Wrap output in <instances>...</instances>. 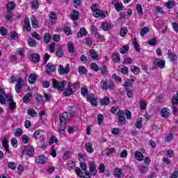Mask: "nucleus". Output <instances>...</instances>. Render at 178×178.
<instances>
[{
	"mask_svg": "<svg viewBox=\"0 0 178 178\" xmlns=\"http://www.w3.org/2000/svg\"><path fill=\"white\" fill-rule=\"evenodd\" d=\"M27 115L31 118H37V112H35V110L33 108H29L27 110Z\"/></svg>",
	"mask_w": 178,
	"mask_h": 178,
	"instance_id": "nucleus-33",
	"label": "nucleus"
},
{
	"mask_svg": "<svg viewBox=\"0 0 178 178\" xmlns=\"http://www.w3.org/2000/svg\"><path fill=\"white\" fill-rule=\"evenodd\" d=\"M80 167L81 168L82 170L86 173L87 176H90V173L88 171H87V165L84 163V162H81L80 163Z\"/></svg>",
	"mask_w": 178,
	"mask_h": 178,
	"instance_id": "nucleus-46",
	"label": "nucleus"
},
{
	"mask_svg": "<svg viewBox=\"0 0 178 178\" xmlns=\"http://www.w3.org/2000/svg\"><path fill=\"white\" fill-rule=\"evenodd\" d=\"M136 10L138 12V15H139L140 16H143V6H141V4L136 5Z\"/></svg>",
	"mask_w": 178,
	"mask_h": 178,
	"instance_id": "nucleus-55",
	"label": "nucleus"
},
{
	"mask_svg": "<svg viewBox=\"0 0 178 178\" xmlns=\"http://www.w3.org/2000/svg\"><path fill=\"white\" fill-rule=\"evenodd\" d=\"M65 130H66V124L60 122L58 127V132L60 134H65Z\"/></svg>",
	"mask_w": 178,
	"mask_h": 178,
	"instance_id": "nucleus-27",
	"label": "nucleus"
},
{
	"mask_svg": "<svg viewBox=\"0 0 178 178\" xmlns=\"http://www.w3.org/2000/svg\"><path fill=\"white\" fill-rule=\"evenodd\" d=\"M26 29V31H31V26H30V20L29 18L25 19L24 20V26L23 30Z\"/></svg>",
	"mask_w": 178,
	"mask_h": 178,
	"instance_id": "nucleus-22",
	"label": "nucleus"
},
{
	"mask_svg": "<svg viewBox=\"0 0 178 178\" xmlns=\"http://www.w3.org/2000/svg\"><path fill=\"white\" fill-rule=\"evenodd\" d=\"M88 54L94 60H98V53H97V51L95 49H90L89 52H88Z\"/></svg>",
	"mask_w": 178,
	"mask_h": 178,
	"instance_id": "nucleus-15",
	"label": "nucleus"
},
{
	"mask_svg": "<svg viewBox=\"0 0 178 178\" xmlns=\"http://www.w3.org/2000/svg\"><path fill=\"white\" fill-rule=\"evenodd\" d=\"M41 133H42V131H35V133L33 134V137L34 138H35L36 140H38L39 138H41Z\"/></svg>",
	"mask_w": 178,
	"mask_h": 178,
	"instance_id": "nucleus-54",
	"label": "nucleus"
},
{
	"mask_svg": "<svg viewBox=\"0 0 178 178\" xmlns=\"http://www.w3.org/2000/svg\"><path fill=\"white\" fill-rule=\"evenodd\" d=\"M122 173H123V171H122V169L120 168H115V170H114L115 177H118V178L122 177Z\"/></svg>",
	"mask_w": 178,
	"mask_h": 178,
	"instance_id": "nucleus-36",
	"label": "nucleus"
},
{
	"mask_svg": "<svg viewBox=\"0 0 178 178\" xmlns=\"http://www.w3.org/2000/svg\"><path fill=\"white\" fill-rule=\"evenodd\" d=\"M79 88H80V83L79 82H74V83L68 82V88L64 90L63 95L65 97H69L72 94H74L76 90H79Z\"/></svg>",
	"mask_w": 178,
	"mask_h": 178,
	"instance_id": "nucleus-1",
	"label": "nucleus"
},
{
	"mask_svg": "<svg viewBox=\"0 0 178 178\" xmlns=\"http://www.w3.org/2000/svg\"><path fill=\"white\" fill-rule=\"evenodd\" d=\"M132 86H133V83L130 81V79H127L124 84V88L125 91H128L129 87H131Z\"/></svg>",
	"mask_w": 178,
	"mask_h": 178,
	"instance_id": "nucleus-29",
	"label": "nucleus"
},
{
	"mask_svg": "<svg viewBox=\"0 0 178 178\" xmlns=\"http://www.w3.org/2000/svg\"><path fill=\"white\" fill-rule=\"evenodd\" d=\"M133 44H134V47L136 51H137V52H140V51H141L140 44H138V42H137V39L133 40Z\"/></svg>",
	"mask_w": 178,
	"mask_h": 178,
	"instance_id": "nucleus-41",
	"label": "nucleus"
},
{
	"mask_svg": "<svg viewBox=\"0 0 178 178\" xmlns=\"http://www.w3.org/2000/svg\"><path fill=\"white\" fill-rule=\"evenodd\" d=\"M100 87L103 91H106L107 90V87H106V80H102L100 81Z\"/></svg>",
	"mask_w": 178,
	"mask_h": 178,
	"instance_id": "nucleus-49",
	"label": "nucleus"
},
{
	"mask_svg": "<svg viewBox=\"0 0 178 178\" xmlns=\"http://www.w3.org/2000/svg\"><path fill=\"white\" fill-rule=\"evenodd\" d=\"M79 11L74 10L72 11V13L70 14V16L74 22H76V20H79Z\"/></svg>",
	"mask_w": 178,
	"mask_h": 178,
	"instance_id": "nucleus-16",
	"label": "nucleus"
},
{
	"mask_svg": "<svg viewBox=\"0 0 178 178\" xmlns=\"http://www.w3.org/2000/svg\"><path fill=\"white\" fill-rule=\"evenodd\" d=\"M170 113L168 111L167 108H163L161 111V115L162 118H168Z\"/></svg>",
	"mask_w": 178,
	"mask_h": 178,
	"instance_id": "nucleus-35",
	"label": "nucleus"
},
{
	"mask_svg": "<svg viewBox=\"0 0 178 178\" xmlns=\"http://www.w3.org/2000/svg\"><path fill=\"white\" fill-rule=\"evenodd\" d=\"M129 51V46L125 45L123 46L121 49H120V52L122 55H124V54L127 53Z\"/></svg>",
	"mask_w": 178,
	"mask_h": 178,
	"instance_id": "nucleus-53",
	"label": "nucleus"
},
{
	"mask_svg": "<svg viewBox=\"0 0 178 178\" xmlns=\"http://www.w3.org/2000/svg\"><path fill=\"white\" fill-rule=\"evenodd\" d=\"M2 143L4 149L8 153L10 152V150H9V145L8 144V139H4Z\"/></svg>",
	"mask_w": 178,
	"mask_h": 178,
	"instance_id": "nucleus-40",
	"label": "nucleus"
},
{
	"mask_svg": "<svg viewBox=\"0 0 178 178\" xmlns=\"http://www.w3.org/2000/svg\"><path fill=\"white\" fill-rule=\"evenodd\" d=\"M30 84H34L35 80H37V75L35 74H31L28 79Z\"/></svg>",
	"mask_w": 178,
	"mask_h": 178,
	"instance_id": "nucleus-30",
	"label": "nucleus"
},
{
	"mask_svg": "<svg viewBox=\"0 0 178 178\" xmlns=\"http://www.w3.org/2000/svg\"><path fill=\"white\" fill-rule=\"evenodd\" d=\"M31 98H33V94L31 93H27L23 98V102L25 104H29L31 101Z\"/></svg>",
	"mask_w": 178,
	"mask_h": 178,
	"instance_id": "nucleus-25",
	"label": "nucleus"
},
{
	"mask_svg": "<svg viewBox=\"0 0 178 178\" xmlns=\"http://www.w3.org/2000/svg\"><path fill=\"white\" fill-rule=\"evenodd\" d=\"M55 69H56V65L52 63H48L46 65V72L47 74H51V73H54V72H55Z\"/></svg>",
	"mask_w": 178,
	"mask_h": 178,
	"instance_id": "nucleus-10",
	"label": "nucleus"
},
{
	"mask_svg": "<svg viewBox=\"0 0 178 178\" xmlns=\"http://www.w3.org/2000/svg\"><path fill=\"white\" fill-rule=\"evenodd\" d=\"M72 118V114L71 113H63L60 116V123H65L66 124V122Z\"/></svg>",
	"mask_w": 178,
	"mask_h": 178,
	"instance_id": "nucleus-7",
	"label": "nucleus"
},
{
	"mask_svg": "<svg viewBox=\"0 0 178 178\" xmlns=\"http://www.w3.org/2000/svg\"><path fill=\"white\" fill-rule=\"evenodd\" d=\"M23 83V79L22 77H19L17 81V84L15 86V90L17 94H20L22 92V83Z\"/></svg>",
	"mask_w": 178,
	"mask_h": 178,
	"instance_id": "nucleus-9",
	"label": "nucleus"
},
{
	"mask_svg": "<svg viewBox=\"0 0 178 178\" xmlns=\"http://www.w3.org/2000/svg\"><path fill=\"white\" fill-rule=\"evenodd\" d=\"M168 58L171 62H175L177 59V55L176 54L172 52V50H168Z\"/></svg>",
	"mask_w": 178,
	"mask_h": 178,
	"instance_id": "nucleus-20",
	"label": "nucleus"
},
{
	"mask_svg": "<svg viewBox=\"0 0 178 178\" xmlns=\"http://www.w3.org/2000/svg\"><path fill=\"white\" fill-rule=\"evenodd\" d=\"M24 153L26 154L29 156H33V155H34V147L31 145L27 146L25 147Z\"/></svg>",
	"mask_w": 178,
	"mask_h": 178,
	"instance_id": "nucleus-11",
	"label": "nucleus"
},
{
	"mask_svg": "<svg viewBox=\"0 0 178 178\" xmlns=\"http://www.w3.org/2000/svg\"><path fill=\"white\" fill-rule=\"evenodd\" d=\"M56 55L58 58H62L63 56V51H62V49H58V50L56 52Z\"/></svg>",
	"mask_w": 178,
	"mask_h": 178,
	"instance_id": "nucleus-64",
	"label": "nucleus"
},
{
	"mask_svg": "<svg viewBox=\"0 0 178 178\" xmlns=\"http://www.w3.org/2000/svg\"><path fill=\"white\" fill-rule=\"evenodd\" d=\"M115 152L116 149L113 147L107 148L106 149V155H107V156H111L113 154H115Z\"/></svg>",
	"mask_w": 178,
	"mask_h": 178,
	"instance_id": "nucleus-37",
	"label": "nucleus"
},
{
	"mask_svg": "<svg viewBox=\"0 0 178 178\" xmlns=\"http://www.w3.org/2000/svg\"><path fill=\"white\" fill-rule=\"evenodd\" d=\"M67 48H68L69 52L72 54L74 52V44H73V42H69L67 43Z\"/></svg>",
	"mask_w": 178,
	"mask_h": 178,
	"instance_id": "nucleus-42",
	"label": "nucleus"
},
{
	"mask_svg": "<svg viewBox=\"0 0 178 178\" xmlns=\"http://www.w3.org/2000/svg\"><path fill=\"white\" fill-rule=\"evenodd\" d=\"M86 149L87 152H89V154H92V152H94V148L92 147V144H91L90 143H86Z\"/></svg>",
	"mask_w": 178,
	"mask_h": 178,
	"instance_id": "nucleus-32",
	"label": "nucleus"
},
{
	"mask_svg": "<svg viewBox=\"0 0 178 178\" xmlns=\"http://www.w3.org/2000/svg\"><path fill=\"white\" fill-rule=\"evenodd\" d=\"M118 72H120L122 74H127V73H129V67L123 65H119Z\"/></svg>",
	"mask_w": 178,
	"mask_h": 178,
	"instance_id": "nucleus-19",
	"label": "nucleus"
},
{
	"mask_svg": "<svg viewBox=\"0 0 178 178\" xmlns=\"http://www.w3.org/2000/svg\"><path fill=\"white\" fill-rule=\"evenodd\" d=\"M102 29L104 30V31H108L111 29V24H107L106 22H103L101 26Z\"/></svg>",
	"mask_w": 178,
	"mask_h": 178,
	"instance_id": "nucleus-47",
	"label": "nucleus"
},
{
	"mask_svg": "<svg viewBox=\"0 0 178 178\" xmlns=\"http://www.w3.org/2000/svg\"><path fill=\"white\" fill-rule=\"evenodd\" d=\"M38 6H40V3H38V1L33 0L32 3H31L32 8L37 10Z\"/></svg>",
	"mask_w": 178,
	"mask_h": 178,
	"instance_id": "nucleus-58",
	"label": "nucleus"
},
{
	"mask_svg": "<svg viewBox=\"0 0 178 178\" xmlns=\"http://www.w3.org/2000/svg\"><path fill=\"white\" fill-rule=\"evenodd\" d=\"M111 59L115 63H119L120 62V54L118 52H113L111 56Z\"/></svg>",
	"mask_w": 178,
	"mask_h": 178,
	"instance_id": "nucleus-14",
	"label": "nucleus"
},
{
	"mask_svg": "<svg viewBox=\"0 0 178 178\" xmlns=\"http://www.w3.org/2000/svg\"><path fill=\"white\" fill-rule=\"evenodd\" d=\"M32 26L33 29H38V21L35 19V16L33 15L31 18Z\"/></svg>",
	"mask_w": 178,
	"mask_h": 178,
	"instance_id": "nucleus-31",
	"label": "nucleus"
},
{
	"mask_svg": "<svg viewBox=\"0 0 178 178\" xmlns=\"http://www.w3.org/2000/svg\"><path fill=\"white\" fill-rule=\"evenodd\" d=\"M49 22H51V23H54V22H55L56 20V13H55V12H51L49 15Z\"/></svg>",
	"mask_w": 178,
	"mask_h": 178,
	"instance_id": "nucleus-43",
	"label": "nucleus"
},
{
	"mask_svg": "<svg viewBox=\"0 0 178 178\" xmlns=\"http://www.w3.org/2000/svg\"><path fill=\"white\" fill-rule=\"evenodd\" d=\"M139 170L140 173H147L148 172V168L144 166V165H140L139 167Z\"/></svg>",
	"mask_w": 178,
	"mask_h": 178,
	"instance_id": "nucleus-61",
	"label": "nucleus"
},
{
	"mask_svg": "<svg viewBox=\"0 0 178 178\" xmlns=\"http://www.w3.org/2000/svg\"><path fill=\"white\" fill-rule=\"evenodd\" d=\"M173 140V134L170 133L164 139L165 143H170Z\"/></svg>",
	"mask_w": 178,
	"mask_h": 178,
	"instance_id": "nucleus-50",
	"label": "nucleus"
},
{
	"mask_svg": "<svg viewBox=\"0 0 178 178\" xmlns=\"http://www.w3.org/2000/svg\"><path fill=\"white\" fill-rule=\"evenodd\" d=\"M81 94L83 97H87V94H88V89H87L86 88H81Z\"/></svg>",
	"mask_w": 178,
	"mask_h": 178,
	"instance_id": "nucleus-63",
	"label": "nucleus"
},
{
	"mask_svg": "<svg viewBox=\"0 0 178 178\" xmlns=\"http://www.w3.org/2000/svg\"><path fill=\"white\" fill-rule=\"evenodd\" d=\"M0 104L2 105H5L6 104V98L5 97V92H3V89H0Z\"/></svg>",
	"mask_w": 178,
	"mask_h": 178,
	"instance_id": "nucleus-17",
	"label": "nucleus"
},
{
	"mask_svg": "<svg viewBox=\"0 0 178 178\" xmlns=\"http://www.w3.org/2000/svg\"><path fill=\"white\" fill-rule=\"evenodd\" d=\"M52 40V36L51 35V33H46L44 35V42L46 44H48V42H51Z\"/></svg>",
	"mask_w": 178,
	"mask_h": 178,
	"instance_id": "nucleus-34",
	"label": "nucleus"
},
{
	"mask_svg": "<svg viewBox=\"0 0 178 178\" xmlns=\"http://www.w3.org/2000/svg\"><path fill=\"white\" fill-rule=\"evenodd\" d=\"M111 3L114 6L117 12H120V10L123 9V4L122 3H119L117 0H113Z\"/></svg>",
	"mask_w": 178,
	"mask_h": 178,
	"instance_id": "nucleus-12",
	"label": "nucleus"
},
{
	"mask_svg": "<svg viewBox=\"0 0 178 178\" xmlns=\"http://www.w3.org/2000/svg\"><path fill=\"white\" fill-rule=\"evenodd\" d=\"M31 58L32 62H33L34 63H38V62H40V55H38V54H31Z\"/></svg>",
	"mask_w": 178,
	"mask_h": 178,
	"instance_id": "nucleus-23",
	"label": "nucleus"
},
{
	"mask_svg": "<svg viewBox=\"0 0 178 178\" xmlns=\"http://www.w3.org/2000/svg\"><path fill=\"white\" fill-rule=\"evenodd\" d=\"M135 159H136V161H138L139 162H141V161H144V155L141 152L136 151L135 152Z\"/></svg>",
	"mask_w": 178,
	"mask_h": 178,
	"instance_id": "nucleus-18",
	"label": "nucleus"
},
{
	"mask_svg": "<svg viewBox=\"0 0 178 178\" xmlns=\"http://www.w3.org/2000/svg\"><path fill=\"white\" fill-rule=\"evenodd\" d=\"M118 122L120 123V124H124L126 123V115H124V113L120 110L118 111Z\"/></svg>",
	"mask_w": 178,
	"mask_h": 178,
	"instance_id": "nucleus-8",
	"label": "nucleus"
},
{
	"mask_svg": "<svg viewBox=\"0 0 178 178\" xmlns=\"http://www.w3.org/2000/svg\"><path fill=\"white\" fill-rule=\"evenodd\" d=\"M131 70L134 74H138L140 72V69H138L136 65L131 66Z\"/></svg>",
	"mask_w": 178,
	"mask_h": 178,
	"instance_id": "nucleus-57",
	"label": "nucleus"
},
{
	"mask_svg": "<svg viewBox=\"0 0 178 178\" xmlns=\"http://www.w3.org/2000/svg\"><path fill=\"white\" fill-rule=\"evenodd\" d=\"M149 31V29H148L147 27H144L140 31V35H145V34H147V33H148Z\"/></svg>",
	"mask_w": 178,
	"mask_h": 178,
	"instance_id": "nucleus-62",
	"label": "nucleus"
},
{
	"mask_svg": "<svg viewBox=\"0 0 178 178\" xmlns=\"http://www.w3.org/2000/svg\"><path fill=\"white\" fill-rule=\"evenodd\" d=\"M78 72L80 74H86L87 73V69H86V67L84 66H80Z\"/></svg>",
	"mask_w": 178,
	"mask_h": 178,
	"instance_id": "nucleus-56",
	"label": "nucleus"
},
{
	"mask_svg": "<svg viewBox=\"0 0 178 178\" xmlns=\"http://www.w3.org/2000/svg\"><path fill=\"white\" fill-rule=\"evenodd\" d=\"M157 42H158V40L155 38L148 41L149 45H151L152 47H154V45H156Z\"/></svg>",
	"mask_w": 178,
	"mask_h": 178,
	"instance_id": "nucleus-60",
	"label": "nucleus"
},
{
	"mask_svg": "<svg viewBox=\"0 0 178 178\" xmlns=\"http://www.w3.org/2000/svg\"><path fill=\"white\" fill-rule=\"evenodd\" d=\"M89 168H90V172L92 175V176H95V173H97V166H95V163H90V165H89Z\"/></svg>",
	"mask_w": 178,
	"mask_h": 178,
	"instance_id": "nucleus-21",
	"label": "nucleus"
},
{
	"mask_svg": "<svg viewBox=\"0 0 178 178\" xmlns=\"http://www.w3.org/2000/svg\"><path fill=\"white\" fill-rule=\"evenodd\" d=\"M143 119L141 118H139L137 119L136 127V129H142L143 128Z\"/></svg>",
	"mask_w": 178,
	"mask_h": 178,
	"instance_id": "nucleus-45",
	"label": "nucleus"
},
{
	"mask_svg": "<svg viewBox=\"0 0 178 178\" xmlns=\"http://www.w3.org/2000/svg\"><path fill=\"white\" fill-rule=\"evenodd\" d=\"M112 79L115 80L117 83H122V78L119 76H118L116 74H114L112 75Z\"/></svg>",
	"mask_w": 178,
	"mask_h": 178,
	"instance_id": "nucleus-59",
	"label": "nucleus"
},
{
	"mask_svg": "<svg viewBox=\"0 0 178 178\" xmlns=\"http://www.w3.org/2000/svg\"><path fill=\"white\" fill-rule=\"evenodd\" d=\"M127 27L122 26L120 31V37H126V35L127 34Z\"/></svg>",
	"mask_w": 178,
	"mask_h": 178,
	"instance_id": "nucleus-39",
	"label": "nucleus"
},
{
	"mask_svg": "<svg viewBox=\"0 0 178 178\" xmlns=\"http://www.w3.org/2000/svg\"><path fill=\"white\" fill-rule=\"evenodd\" d=\"M109 101H110L109 97H104V98L102 99V101L100 102L101 105L106 106V105L109 104Z\"/></svg>",
	"mask_w": 178,
	"mask_h": 178,
	"instance_id": "nucleus-48",
	"label": "nucleus"
},
{
	"mask_svg": "<svg viewBox=\"0 0 178 178\" xmlns=\"http://www.w3.org/2000/svg\"><path fill=\"white\" fill-rule=\"evenodd\" d=\"M36 163H39L40 165H44V163H47V157L44 155L38 156L35 159Z\"/></svg>",
	"mask_w": 178,
	"mask_h": 178,
	"instance_id": "nucleus-13",
	"label": "nucleus"
},
{
	"mask_svg": "<svg viewBox=\"0 0 178 178\" xmlns=\"http://www.w3.org/2000/svg\"><path fill=\"white\" fill-rule=\"evenodd\" d=\"M22 134H23V130L20 128H17L14 132L15 137H20Z\"/></svg>",
	"mask_w": 178,
	"mask_h": 178,
	"instance_id": "nucleus-51",
	"label": "nucleus"
},
{
	"mask_svg": "<svg viewBox=\"0 0 178 178\" xmlns=\"http://www.w3.org/2000/svg\"><path fill=\"white\" fill-rule=\"evenodd\" d=\"M15 8H16V4L15 3V2H10L7 4L8 12H12V10L15 9Z\"/></svg>",
	"mask_w": 178,
	"mask_h": 178,
	"instance_id": "nucleus-38",
	"label": "nucleus"
},
{
	"mask_svg": "<svg viewBox=\"0 0 178 178\" xmlns=\"http://www.w3.org/2000/svg\"><path fill=\"white\" fill-rule=\"evenodd\" d=\"M106 87H107V90H115L116 86H115V83H113V81H106Z\"/></svg>",
	"mask_w": 178,
	"mask_h": 178,
	"instance_id": "nucleus-26",
	"label": "nucleus"
},
{
	"mask_svg": "<svg viewBox=\"0 0 178 178\" xmlns=\"http://www.w3.org/2000/svg\"><path fill=\"white\" fill-rule=\"evenodd\" d=\"M53 81V86L54 88H57L58 91H63L65 90V87L66 86V81H62L61 82H58L56 79H54Z\"/></svg>",
	"mask_w": 178,
	"mask_h": 178,
	"instance_id": "nucleus-3",
	"label": "nucleus"
},
{
	"mask_svg": "<svg viewBox=\"0 0 178 178\" xmlns=\"http://www.w3.org/2000/svg\"><path fill=\"white\" fill-rule=\"evenodd\" d=\"M92 11L93 12L94 17H105V11H101L99 8H98V4H92L91 6Z\"/></svg>",
	"mask_w": 178,
	"mask_h": 178,
	"instance_id": "nucleus-2",
	"label": "nucleus"
},
{
	"mask_svg": "<svg viewBox=\"0 0 178 178\" xmlns=\"http://www.w3.org/2000/svg\"><path fill=\"white\" fill-rule=\"evenodd\" d=\"M87 101L90 103L92 106H97L98 101L95 99V95L91 93L87 96Z\"/></svg>",
	"mask_w": 178,
	"mask_h": 178,
	"instance_id": "nucleus-6",
	"label": "nucleus"
},
{
	"mask_svg": "<svg viewBox=\"0 0 178 178\" xmlns=\"http://www.w3.org/2000/svg\"><path fill=\"white\" fill-rule=\"evenodd\" d=\"M175 2L172 1V0H169L168 2L164 3V6L167 8V9H172L175 6Z\"/></svg>",
	"mask_w": 178,
	"mask_h": 178,
	"instance_id": "nucleus-28",
	"label": "nucleus"
},
{
	"mask_svg": "<svg viewBox=\"0 0 178 178\" xmlns=\"http://www.w3.org/2000/svg\"><path fill=\"white\" fill-rule=\"evenodd\" d=\"M88 34V32H87V30L84 28H81L79 31L77 33L78 38H81L83 35H87Z\"/></svg>",
	"mask_w": 178,
	"mask_h": 178,
	"instance_id": "nucleus-24",
	"label": "nucleus"
},
{
	"mask_svg": "<svg viewBox=\"0 0 178 178\" xmlns=\"http://www.w3.org/2000/svg\"><path fill=\"white\" fill-rule=\"evenodd\" d=\"M99 70L103 74V76H108V70L106 69V66L104 65L102 67L99 68Z\"/></svg>",
	"mask_w": 178,
	"mask_h": 178,
	"instance_id": "nucleus-52",
	"label": "nucleus"
},
{
	"mask_svg": "<svg viewBox=\"0 0 178 178\" xmlns=\"http://www.w3.org/2000/svg\"><path fill=\"white\" fill-rule=\"evenodd\" d=\"M70 65L69 64H66L65 67H63V65H59L58 72L60 74H67L69 72H70V68H69Z\"/></svg>",
	"mask_w": 178,
	"mask_h": 178,
	"instance_id": "nucleus-5",
	"label": "nucleus"
},
{
	"mask_svg": "<svg viewBox=\"0 0 178 178\" xmlns=\"http://www.w3.org/2000/svg\"><path fill=\"white\" fill-rule=\"evenodd\" d=\"M28 44L29 45V47H35V45H37V41H35V40L33 39L32 38H30L28 40Z\"/></svg>",
	"mask_w": 178,
	"mask_h": 178,
	"instance_id": "nucleus-44",
	"label": "nucleus"
},
{
	"mask_svg": "<svg viewBox=\"0 0 178 178\" xmlns=\"http://www.w3.org/2000/svg\"><path fill=\"white\" fill-rule=\"evenodd\" d=\"M165 60H161L159 58H156L154 61V65L153 69H156V67H160V69H163L165 67Z\"/></svg>",
	"mask_w": 178,
	"mask_h": 178,
	"instance_id": "nucleus-4",
	"label": "nucleus"
}]
</instances>
